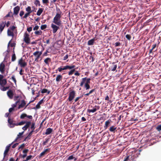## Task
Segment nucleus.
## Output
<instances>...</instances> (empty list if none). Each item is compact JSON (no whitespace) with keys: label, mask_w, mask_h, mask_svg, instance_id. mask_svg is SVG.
<instances>
[{"label":"nucleus","mask_w":161,"mask_h":161,"mask_svg":"<svg viewBox=\"0 0 161 161\" xmlns=\"http://www.w3.org/2000/svg\"><path fill=\"white\" fill-rule=\"evenodd\" d=\"M49 150V149L47 148L45 149L44 151L41 153L39 156V158H41L45 154H47V152Z\"/></svg>","instance_id":"obj_29"},{"label":"nucleus","mask_w":161,"mask_h":161,"mask_svg":"<svg viewBox=\"0 0 161 161\" xmlns=\"http://www.w3.org/2000/svg\"><path fill=\"white\" fill-rule=\"evenodd\" d=\"M111 122V121L110 119H109L105 121V125L104 126V128L105 130L110 125Z\"/></svg>","instance_id":"obj_12"},{"label":"nucleus","mask_w":161,"mask_h":161,"mask_svg":"<svg viewBox=\"0 0 161 161\" xmlns=\"http://www.w3.org/2000/svg\"><path fill=\"white\" fill-rule=\"evenodd\" d=\"M15 121L13 119H11L9 117L8 118V122L9 125V126L10 128H13L15 125L16 126L17 123H15Z\"/></svg>","instance_id":"obj_7"},{"label":"nucleus","mask_w":161,"mask_h":161,"mask_svg":"<svg viewBox=\"0 0 161 161\" xmlns=\"http://www.w3.org/2000/svg\"><path fill=\"white\" fill-rule=\"evenodd\" d=\"M16 59V57L15 56V54L14 53L12 56L11 61H14Z\"/></svg>","instance_id":"obj_42"},{"label":"nucleus","mask_w":161,"mask_h":161,"mask_svg":"<svg viewBox=\"0 0 161 161\" xmlns=\"http://www.w3.org/2000/svg\"><path fill=\"white\" fill-rule=\"evenodd\" d=\"M24 41L27 44H29L30 43V39L29 38V35L26 32L24 36Z\"/></svg>","instance_id":"obj_6"},{"label":"nucleus","mask_w":161,"mask_h":161,"mask_svg":"<svg viewBox=\"0 0 161 161\" xmlns=\"http://www.w3.org/2000/svg\"><path fill=\"white\" fill-rule=\"evenodd\" d=\"M42 93H47V94H49L50 92V91H48L47 89H42L41 92Z\"/></svg>","instance_id":"obj_35"},{"label":"nucleus","mask_w":161,"mask_h":161,"mask_svg":"<svg viewBox=\"0 0 161 161\" xmlns=\"http://www.w3.org/2000/svg\"><path fill=\"white\" fill-rule=\"evenodd\" d=\"M129 156H130V160L131 161H133L137 157V154H136L135 153H132L131 155Z\"/></svg>","instance_id":"obj_18"},{"label":"nucleus","mask_w":161,"mask_h":161,"mask_svg":"<svg viewBox=\"0 0 161 161\" xmlns=\"http://www.w3.org/2000/svg\"><path fill=\"white\" fill-rule=\"evenodd\" d=\"M62 78L63 76L61 75H57V77L56 78V80L57 82H59L62 80Z\"/></svg>","instance_id":"obj_23"},{"label":"nucleus","mask_w":161,"mask_h":161,"mask_svg":"<svg viewBox=\"0 0 161 161\" xmlns=\"http://www.w3.org/2000/svg\"><path fill=\"white\" fill-rule=\"evenodd\" d=\"M126 38L129 40H130L131 39V36L130 35L127 34L125 36Z\"/></svg>","instance_id":"obj_51"},{"label":"nucleus","mask_w":161,"mask_h":161,"mask_svg":"<svg viewBox=\"0 0 161 161\" xmlns=\"http://www.w3.org/2000/svg\"><path fill=\"white\" fill-rule=\"evenodd\" d=\"M26 11L28 12L31 13L32 12H34V10H31V7L30 6H28L25 9Z\"/></svg>","instance_id":"obj_37"},{"label":"nucleus","mask_w":161,"mask_h":161,"mask_svg":"<svg viewBox=\"0 0 161 161\" xmlns=\"http://www.w3.org/2000/svg\"><path fill=\"white\" fill-rule=\"evenodd\" d=\"M156 129L158 131H161V125L157 126L156 127Z\"/></svg>","instance_id":"obj_53"},{"label":"nucleus","mask_w":161,"mask_h":161,"mask_svg":"<svg viewBox=\"0 0 161 161\" xmlns=\"http://www.w3.org/2000/svg\"><path fill=\"white\" fill-rule=\"evenodd\" d=\"M24 12L23 11H21L19 13L20 16L22 17L24 15Z\"/></svg>","instance_id":"obj_64"},{"label":"nucleus","mask_w":161,"mask_h":161,"mask_svg":"<svg viewBox=\"0 0 161 161\" xmlns=\"http://www.w3.org/2000/svg\"><path fill=\"white\" fill-rule=\"evenodd\" d=\"M31 13L27 12V13L25 14L24 16L23 17V18L26 19L27 17L29 16Z\"/></svg>","instance_id":"obj_48"},{"label":"nucleus","mask_w":161,"mask_h":161,"mask_svg":"<svg viewBox=\"0 0 161 161\" xmlns=\"http://www.w3.org/2000/svg\"><path fill=\"white\" fill-rule=\"evenodd\" d=\"M69 57V55L68 54H66L63 58V60H66Z\"/></svg>","instance_id":"obj_60"},{"label":"nucleus","mask_w":161,"mask_h":161,"mask_svg":"<svg viewBox=\"0 0 161 161\" xmlns=\"http://www.w3.org/2000/svg\"><path fill=\"white\" fill-rule=\"evenodd\" d=\"M33 158V157L31 155H30L28 156L27 157V158H26V159L28 161V160L31 159Z\"/></svg>","instance_id":"obj_52"},{"label":"nucleus","mask_w":161,"mask_h":161,"mask_svg":"<svg viewBox=\"0 0 161 161\" xmlns=\"http://www.w3.org/2000/svg\"><path fill=\"white\" fill-rule=\"evenodd\" d=\"M33 130H31L28 134V135L26 137L24 141H25L27 139H30L31 138V136L32 134L33 133Z\"/></svg>","instance_id":"obj_30"},{"label":"nucleus","mask_w":161,"mask_h":161,"mask_svg":"<svg viewBox=\"0 0 161 161\" xmlns=\"http://www.w3.org/2000/svg\"><path fill=\"white\" fill-rule=\"evenodd\" d=\"M49 138L46 139L45 141L43 143V145H45L49 141Z\"/></svg>","instance_id":"obj_54"},{"label":"nucleus","mask_w":161,"mask_h":161,"mask_svg":"<svg viewBox=\"0 0 161 161\" xmlns=\"http://www.w3.org/2000/svg\"><path fill=\"white\" fill-rule=\"evenodd\" d=\"M42 33V31L41 30L36 31L35 32V34L37 36L41 35Z\"/></svg>","instance_id":"obj_39"},{"label":"nucleus","mask_w":161,"mask_h":161,"mask_svg":"<svg viewBox=\"0 0 161 161\" xmlns=\"http://www.w3.org/2000/svg\"><path fill=\"white\" fill-rule=\"evenodd\" d=\"M76 92L74 90H71L69 94V97L68 100L69 102H71L75 98Z\"/></svg>","instance_id":"obj_4"},{"label":"nucleus","mask_w":161,"mask_h":161,"mask_svg":"<svg viewBox=\"0 0 161 161\" xmlns=\"http://www.w3.org/2000/svg\"><path fill=\"white\" fill-rule=\"evenodd\" d=\"M97 40V39L95 37L89 40L87 42L88 45L89 46L92 45L94 44V41Z\"/></svg>","instance_id":"obj_17"},{"label":"nucleus","mask_w":161,"mask_h":161,"mask_svg":"<svg viewBox=\"0 0 161 161\" xmlns=\"http://www.w3.org/2000/svg\"><path fill=\"white\" fill-rule=\"evenodd\" d=\"M33 55L36 57V58L35 59V61H36L37 60H38L40 57V56L38 54V51H36L34 53H33Z\"/></svg>","instance_id":"obj_25"},{"label":"nucleus","mask_w":161,"mask_h":161,"mask_svg":"<svg viewBox=\"0 0 161 161\" xmlns=\"http://www.w3.org/2000/svg\"><path fill=\"white\" fill-rule=\"evenodd\" d=\"M7 34L9 36H12V37L14 36V32L9 29H8L7 31Z\"/></svg>","instance_id":"obj_31"},{"label":"nucleus","mask_w":161,"mask_h":161,"mask_svg":"<svg viewBox=\"0 0 161 161\" xmlns=\"http://www.w3.org/2000/svg\"><path fill=\"white\" fill-rule=\"evenodd\" d=\"M18 64L21 68H24L27 65V63L25 62V59H23L22 58H21L19 59Z\"/></svg>","instance_id":"obj_3"},{"label":"nucleus","mask_w":161,"mask_h":161,"mask_svg":"<svg viewBox=\"0 0 161 161\" xmlns=\"http://www.w3.org/2000/svg\"><path fill=\"white\" fill-rule=\"evenodd\" d=\"M116 127L115 126L113 125L110 127L109 129V130L110 131L113 132L114 133L115 131H116Z\"/></svg>","instance_id":"obj_27"},{"label":"nucleus","mask_w":161,"mask_h":161,"mask_svg":"<svg viewBox=\"0 0 161 161\" xmlns=\"http://www.w3.org/2000/svg\"><path fill=\"white\" fill-rule=\"evenodd\" d=\"M10 146L11 144H10L9 145L7 146L4 152V157L3 159H4L5 161H7L8 160L7 158H6L5 157L9 151Z\"/></svg>","instance_id":"obj_9"},{"label":"nucleus","mask_w":161,"mask_h":161,"mask_svg":"<svg viewBox=\"0 0 161 161\" xmlns=\"http://www.w3.org/2000/svg\"><path fill=\"white\" fill-rule=\"evenodd\" d=\"M10 86H9L4 87V86H2L0 87V89L3 91H6L7 90L9 89V88Z\"/></svg>","instance_id":"obj_34"},{"label":"nucleus","mask_w":161,"mask_h":161,"mask_svg":"<svg viewBox=\"0 0 161 161\" xmlns=\"http://www.w3.org/2000/svg\"><path fill=\"white\" fill-rule=\"evenodd\" d=\"M123 161H131L130 159V156H127L125 157Z\"/></svg>","instance_id":"obj_40"},{"label":"nucleus","mask_w":161,"mask_h":161,"mask_svg":"<svg viewBox=\"0 0 161 161\" xmlns=\"http://www.w3.org/2000/svg\"><path fill=\"white\" fill-rule=\"evenodd\" d=\"M83 96L76 97L74 100L75 102V103L77 102Z\"/></svg>","instance_id":"obj_50"},{"label":"nucleus","mask_w":161,"mask_h":161,"mask_svg":"<svg viewBox=\"0 0 161 161\" xmlns=\"http://www.w3.org/2000/svg\"><path fill=\"white\" fill-rule=\"evenodd\" d=\"M62 14H56L55 16L54 17L53 19L55 20V19H61Z\"/></svg>","instance_id":"obj_33"},{"label":"nucleus","mask_w":161,"mask_h":161,"mask_svg":"<svg viewBox=\"0 0 161 161\" xmlns=\"http://www.w3.org/2000/svg\"><path fill=\"white\" fill-rule=\"evenodd\" d=\"M156 46H157L156 44H153L152 46V48L149 50V53H152L153 52H155L157 50V48L156 49H155L154 51V49H155V48H156Z\"/></svg>","instance_id":"obj_26"},{"label":"nucleus","mask_w":161,"mask_h":161,"mask_svg":"<svg viewBox=\"0 0 161 161\" xmlns=\"http://www.w3.org/2000/svg\"><path fill=\"white\" fill-rule=\"evenodd\" d=\"M11 79H12L13 80V81H14V82L15 83H16V79L15 78V76L14 75H13L12 77H11Z\"/></svg>","instance_id":"obj_58"},{"label":"nucleus","mask_w":161,"mask_h":161,"mask_svg":"<svg viewBox=\"0 0 161 161\" xmlns=\"http://www.w3.org/2000/svg\"><path fill=\"white\" fill-rule=\"evenodd\" d=\"M56 10L57 12L56 14H62V12L60 10L59 8H56Z\"/></svg>","instance_id":"obj_43"},{"label":"nucleus","mask_w":161,"mask_h":161,"mask_svg":"<svg viewBox=\"0 0 161 161\" xmlns=\"http://www.w3.org/2000/svg\"><path fill=\"white\" fill-rule=\"evenodd\" d=\"M92 108V105H90L88 107V108L87 109V112L89 113H94L97 110L99 109L100 107L98 106H95V108H93V109H90Z\"/></svg>","instance_id":"obj_5"},{"label":"nucleus","mask_w":161,"mask_h":161,"mask_svg":"<svg viewBox=\"0 0 161 161\" xmlns=\"http://www.w3.org/2000/svg\"><path fill=\"white\" fill-rule=\"evenodd\" d=\"M117 65L115 63H113L110 67L109 69L112 71H114L117 68Z\"/></svg>","instance_id":"obj_16"},{"label":"nucleus","mask_w":161,"mask_h":161,"mask_svg":"<svg viewBox=\"0 0 161 161\" xmlns=\"http://www.w3.org/2000/svg\"><path fill=\"white\" fill-rule=\"evenodd\" d=\"M31 123L30 121H22L19 123H17L16 126L22 125L25 124V125L22 128L23 130H25L30 126Z\"/></svg>","instance_id":"obj_2"},{"label":"nucleus","mask_w":161,"mask_h":161,"mask_svg":"<svg viewBox=\"0 0 161 161\" xmlns=\"http://www.w3.org/2000/svg\"><path fill=\"white\" fill-rule=\"evenodd\" d=\"M6 25V22H2L0 24V30L1 32L4 29Z\"/></svg>","instance_id":"obj_20"},{"label":"nucleus","mask_w":161,"mask_h":161,"mask_svg":"<svg viewBox=\"0 0 161 161\" xmlns=\"http://www.w3.org/2000/svg\"><path fill=\"white\" fill-rule=\"evenodd\" d=\"M7 94L9 99H13L14 94L12 90L11 89L9 90L7 92Z\"/></svg>","instance_id":"obj_10"},{"label":"nucleus","mask_w":161,"mask_h":161,"mask_svg":"<svg viewBox=\"0 0 161 161\" xmlns=\"http://www.w3.org/2000/svg\"><path fill=\"white\" fill-rule=\"evenodd\" d=\"M20 10V8L19 6L14 7V14L16 15L18 14Z\"/></svg>","instance_id":"obj_19"},{"label":"nucleus","mask_w":161,"mask_h":161,"mask_svg":"<svg viewBox=\"0 0 161 161\" xmlns=\"http://www.w3.org/2000/svg\"><path fill=\"white\" fill-rule=\"evenodd\" d=\"M90 78H87L86 77L83 78L81 79V81L80 84V86L81 87L83 86V85H84V88L86 90H87L90 88V86L89 84L90 83Z\"/></svg>","instance_id":"obj_1"},{"label":"nucleus","mask_w":161,"mask_h":161,"mask_svg":"<svg viewBox=\"0 0 161 161\" xmlns=\"http://www.w3.org/2000/svg\"><path fill=\"white\" fill-rule=\"evenodd\" d=\"M53 22L55 24L58 26H60L62 24V21L61 19H53Z\"/></svg>","instance_id":"obj_11"},{"label":"nucleus","mask_w":161,"mask_h":161,"mask_svg":"<svg viewBox=\"0 0 161 161\" xmlns=\"http://www.w3.org/2000/svg\"><path fill=\"white\" fill-rule=\"evenodd\" d=\"M16 27L14 26H10L9 27L10 29V30H12V31H14L15 29L16 28Z\"/></svg>","instance_id":"obj_55"},{"label":"nucleus","mask_w":161,"mask_h":161,"mask_svg":"<svg viewBox=\"0 0 161 161\" xmlns=\"http://www.w3.org/2000/svg\"><path fill=\"white\" fill-rule=\"evenodd\" d=\"M19 97V96H15L14 97V101L18 100Z\"/></svg>","instance_id":"obj_62"},{"label":"nucleus","mask_w":161,"mask_h":161,"mask_svg":"<svg viewBox=\"0 0 161 161\" xmlns=\"http://www.w3.org/2000/svg\"><path fill=\"white\" fill-rule=\"evenodd\" d=\"M29 151L28 149H25L23 150V152L24 153V154H27V153Z\"/></svg>","instance_id":"obj_59"},{"label":"nucleus","mask_w":161,"mask_h":161,"mask_svg":"<svg viewBox=\"0 0 161 161\" xmlns=\"http://www.w3.org/2000/svg\"><path fill=\"white\" fill-rule=\"evenodd\" d=\"M121 45V43L119 42H116L115 43V47H118L119 46Z\"/></svg>","instance_id":"obj_56"},{"label":"nucleus","mask_w":161,"mask_h":161,"mask_svg":"<svg viewBox=\"0 0 161 161\" xmlns=\"http://www.w3.org/2000/svg\"><path fill=\"white\" fill-rule=\"evenodd\" d=\"M47 27V25L46 24L42 25L41 26V29L43 30L46 29Z\"/></svg>","instance_id":"obj_47"},{"label":"nucleus","mask_w":161,"mask_h":161,"mask_svg":"<svg viewBox=\"0 0 161 161\" xmlns=\"http://www.w3.org/2000/svg\"><path fill=\"white\" fill-rule=\"evenodd\" d=\"M25 145L24 143L22 144L18 148V149L19 150L20 148H24L25 147Z\"/></svg>","instance_id":"obj_57"},{"label":"nucleus","mask_w":161,"mask_h":161,"mask_svg":"<svg viewBox=\"0 0 161 161\" xmlns=\"http://www.w3.org/2000/svg\"><path fill=\"white\" fill-rule=\"evenodd\" d=\"M52 131L53 129L50 128H47L46 130L45 134H46V135H49L50 134H51Z\"/></svg>","instance_id":"obj_28"},{"label":"nucleus","mask_w":161,"mask_h":161,"mask_svg":"<svg viewBox=\"0 0 161 161\" xmlns=\"http://www.w3.org/2000/svg\"><path fill=\"white\" fill-rule=\"evenodd\" d=\"M24 131H23L22 132H20L19 133V134H18L17 136L14 140V142H16L17 141V140H18L19 138H21L22 137V135L23 134Z\"/></svg>","instance_id":"obj_24"},{"label":"nucleus","mask_w":161,"mask_h":161,"mask_svg":"<svg viewBox=\"0 0 161 161\" xmlns=\"http://www.w3.org/2000/svg\"><path fill=\"white\" fill-rule=\"evenodd\" d=\"M26 104L25 101L24 100H22L21 102V103L19 104L18 107V109H20L21 108H23L24 107Z\"/></svg>","instance_id":"obj_15"},{"label":"nucleus","mask_w":161,"mask_h":161,"mask_svg":"<svg viewBox=\"0 0 161 161\" xmlns=\"http://www.w3.org/2000/svg\"><path fill=\"white\" fill-rule=\"evenodd\" d=\"M51 61V59L49 58H46L44 60V63L47 64L48 65V62H50Z\"/></svg>","instance_id":"obj_36"},{"label":"nucleus","mask_w":161,"mask_h":161,"mask_svg":"<svg viewBox=\"0 0 161 161\" xmlns=\"http://www.w3.org/2000/svg\"><path fill=\"white\" fill-rule=\"evenodd\" d=\"M5 70V65L3 63H1L0 64V71L2 74H3Z\"/></svg>","instance_id":"obj_13"},{"label":"nucleus","mask_w":161,"mask_h":161,"mask_svg":"<svg viewBox=\"0 0 161 161\" xmlns=\"http://www.w3.org/2000/svg\"><path fill=\"white\" fill-rule=\"evenodd\" d=\"M44 99L43 98L36 105V109H39L40 108V105L42 103L44 102Z\"/></svg>","instance_id":"obj_22"},{"label":"nucleus","mask_w":161,"mask_h":161,"mask_svg":"<svg viewBox=\"0 0 161 161\" xmlns=\"http://www.w3.org/2000/svg\"><path fill=\"white\" fill-rule=\"evenodd\" d=\"M95 90V89H93L90 90L89 92L86 94H85V96H88L90 94H92L93 92H94Z\"/></svg>","instance_id":"obj_38"},{"label":"nucleus","mask_w":161,"mask_h":161,"mask_svg":"<svg viewBox=\"0 0 161 161\" xmlns=\"http://www.w3.org/2000/svg\"><path fill=\"white\" fill-rule=\"evenodd\" d=\"M74 158H75L74 160L75 161H76L77 159L76 158H75L74 157L73 155H71L68 158L67 160H70L73 159Z\"/></svg>","instance_id":"obj_44"},{"label":"nucleus","mask_w":161,"mask_h":161,"mask_svg":"<svg viewBox=\"0 0 161 161\" xmlns=\"http://www.w3.org/2000/svg\"><path fill=\"white\" fill-rule=\"evenodd\" d=\"M68 68V69H74L75 67V65H72L71 66L67 65Z\"/></svg>","instance_id":"obj_49"},{"label":"nucleus","mask_w":161,"mask_h":161,"mask_svg":"<svg viewBox=\"0 0 161 161\" xmlns=\"http://www.w3.org/2000/svg\"><path fill=\"white\" fill-rule=\"evenodd\" d=\"M27 116V115L25 113H23L20 116V118L21 119H24L25 118V117H26Z\"/></svg>","instance_id":"obj_41"},{"label":"nucleus","mask_w":161,"mask_h":161,"mask_svg":"<svg viewBox=\"0 0 161 161\" xmlns=\"http://www.w3.org/2000/svg\"><path fill=\"white\" fill-rule=\"evenodd\" d=\"M39 28V26H38V25H36L33 28V30L34 31L37 30Z\"/></svg>","instance_id":"obj_63"},{"label":"nucleus","mask_w":161,"mask_h":161,"mask_svg":"<svg viewBox=\"0 0 161 161\" xmlns=\"http://www.w3.org/2000/svg\"><path fill=\"white\" fill-rule=\"evenodd\" d=\"M43 9L42 8H39L36 13L37 15L40 16L43 12Z\"/></svg>","instance_id":"obj_32"},{"label":"nucleus","mask_w":161,"mask_h":161,"mask_svg":"<svg viewBox=\"0 0 161 161\" xmlns=\"http://www.w3.org/2000/svg\"><path fill=\"white\" fill-rule=\"evenodd\" d=\"M34 4L36 6L38 5L39 6H40V1L38 0H36Z\"/></svg>","instance_id":"obj_46"},{"label":"nucleus","mask_w":161,"mask_h":161,"mask_svg":"<svg viewBox=\"0 0 161 161\" xmlns=\"http://www.w3.org/2000/svg\"><path fill=\"white\" fill-rule=\"evenodd\" d=\"M35 124L34 123H32L31 127V129H32V130H33V132H34V130L35 128Z\"/></svg>","instance_id":"obj_45"},{"label":"nucleus","mask_w":161,"mask_h":161,"mask_svg":"<svg viewBox=\"0 0 161 161\" xmlns=\"http://www.w3.org/2000/svg\"><path fill=\"white\" fill-rule=\"evenodd\" d=\"M7 80L6 79H3L0 81V87L4 86L7 84Z\"/></svg>","instance_id":"obj_21"},{"label":"nucleus","mask_w":161,"mask_h":161,"mask_svg":"<svg viewBox=\"0 0 161 161\" xmlns=\"http://www.w3.org/2000/svg\"><path fill=\"white\" fill-rule=\"evenodd\" d=\"M59 26L55 24H52L51 27L53 29V33H56L57 31L59 29Z\"/></svg>","instance_id":"obj_8"},{"label":"nucleus","mask_w":161,"mask_h":161,"mask_svg":"<svg viewBox=\"0 0 161 161\" xmlns=\"http://www.w3.org/2000/svg\"><path fill=\"white\" fill-rule=\"evenodd\" d=\"M67 69H68L67 65H66L64 66H60V67H59L57 70H56V71H57V70H58L59 72H61L63 70Z\"/></svg>","instance_id":"obj_14"},{"label":"nucleus","mask_w":161,"mask_h":161,"mask_svg":"<svg viewBox=\"0 0 161 161\" xmlns=\"http://www.w3.org/2000/svg\"><path fill=\"white\" fill-rule=\"evenodd\" d=\"M42 3L43 4H47L48 3V0H42Z\"/></svg>","instance_id":"obj_61"}]
</instances>
